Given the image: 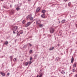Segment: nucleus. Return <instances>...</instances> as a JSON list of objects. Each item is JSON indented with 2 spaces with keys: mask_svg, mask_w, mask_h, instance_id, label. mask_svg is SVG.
<instances>
[{
  "mask_svg": "<svg viewBox=\"0 0 77 77\" xmlns=\"http://www.w3.org/2000/svg\"><path fill=\"white\" fill-rule=\"evenodd\" d=\"M65 72H64V71H63V70H62V72H61V74H65Z\"/></svg>",
  "mask_w": 77,
  "mask_h": 77,
  "instance_id": "6ab92c4d",
  "label": "nucleus"
},
{
  "mask_svg": "<svg viewBox=\"0 0 77 77\" xmlns=\"http://www.w3.org/2000/svg\"><path fill=\"white\" fill-rule=\"evenodd\" d=\"M0 74L2 75H3V76H5V75L6 74L4 73H3L2 72H0Z\"/></svg>",
  "mask_w": 77,
  "mask_h": 77,
  "instance_id": "423d86ee",
  "label": "nucleus"
},
{
  "mask_svg": "<svg viewBox=\"0 0 77 77\" xmlns=\"http://www.w3.org/2000/svg\"><path fill=\"white\" fill-rule=\"evenodd\" d=\"M3 0H0V2H1V1H3Z\"/></svg>",
  "mask_w": 77,
  "mask_h": 77,
  "instance_id": "e433bc0d",
  "label": "nucleus"
},
{
  "mask_svg": "<svg viewBox=\"0 0 77 77\" xmlns=\"http://www.w3.org/2000/svg\"><path fill=\"white\" fill-rule=\"evenodd\" d=\"M10 7H11V8H12V5H10Z\"/></svg>",
  "mask_w": 77,
  "mask_h": 77,
  "instance_id": "7c9ffc66",
  "label": "nucleus"
},
{
  "mask_svg": "<svg viewBox=\"0 0 77 77\" xmlns=\"http://www.w3.org/2000/svg\"><path fill=\"white\" fill-rule=\"evenodd\" d=\"M32 60V57H31L30 58V60Z\"/></svg>",
  "mask_w": 77,
  "mask_h": 77,
  "instance_id": "cd10ccee",
  "label": "nucleus"
},
{
  "mask_svg": "<svg viewBox=\"0 0 77 77\" xmlns=\"http://www.w3.org/2000/svg\"><path fill=\"white\" fill-rule=\"evenodd\" d=\"M17 29H18V28L17 26L14 27L12 29L13 30H14V31H16Z\"/></svg>",
  "mask_w": 77,
  "mask_h": 77,
  "instance_id": "7ed1b4c3",
  "label": "nucleus"
},
{
  "mask_svg": "<svg viewBox=\"0 0 77 77\" xmlns=\"http://www.w3.org/2000/svg\"><path fill=\"white\" fill-rule=\"evenodd\" d=\"M75 69H73V70H72V72H75Z\"/></svg>",
  "mask_w": 77,
  "mask_h": 77,
  "instance_id": "c756f323",
  "label": "nucleus"
},
{
  "mask_svg": "<svg viewBox=\"0 0 77 77\" xmlns=\"http://www.w3.org/2000/svg\"><path fill=\"white\" fill-rule=\"evenodd\" d=\"M64 1H65V2H67V1H68V0H64Z\"/></svg>",
  "mask_w": 77,
  "mask_h": 77,
  "instance_id": "473e14b6",
  "label": "nucleus"
},
{
  "mask_svg": "<svg viewBox=\"0 0 77 77\" xmlns=\"http://www.w3.org/2000/svg\"><path fill=\"white\" fill-rule=\"evenodd\" d=\"M58 60H57V61Z\"/></svg>",
  "mask_w": 77,
  "mask_h": 77,
  "instance_id": "79ce46f5",
  "label": "nucleus"
},
{
  "mask_svg": "<svg viewBox=\"0 0 77 77\" xmlns=\"http://www.w3.org/2000/svg\"><path fill=\"white\" fill-rule=\"evenodd\" d=\"M50 32L51 33H52L54 32V29L53 28H51V29H50Z\"/></svg>",
  "mask_w": 77,
  "mask_h": 77,
  "instance_id": "f03ea898",
  "label": "nucleus"
},
{
  "mask_svg": "<svg viewBox=\"0 0 77 77\" xmlns=\"http://www.w3.org/2000/svg\"><path fill=\"white\" fill-rule=\"evenodd\" d=\"M26 46V45H25L24 46Z\"/></svg>",
  "mask_w": 77,
  "mask_h": 77,
  "instance_id": "37998d69",
  "label": "nucleus"
},
{
  "mask_svg": "<svg viewBox=\"0 0 77 77\" xmlns=\"http://www.w3.org/2000/svg\"><path fill=\"white\" fill-rule=\"evenodd\" d=\"M10 59H12V56H11L10 57Z\"/></svg>",
  "mask_w": 77,
  "mask_h": 77,
  "instance_id": "a878e982",
  "label": "nucleus"
},
{
  "mask_svg": "<svg viewBox=\"0 0 77 77\" xmlns=\"http://www.w3.org/2000/svg\"><path fill=\"white\" fill-rule=\"evenodd\" d=\"M41 9V8H40V7H38L36 10V12H39V10H40V9Z\"/></svg>",
  "mask_w": 77,
  "mask_h": 77,
  "instance_id": "6e6552de",
  "label": "nucleus"
},
{
  "mask_svg": "<svg viewBox=\"0 0 77 77\" xmlns=\"http://www.w3.org/2000/svg\"><path fill=\"white\" fill-rule=\"evenodd\" d=\"M66 21V20H62L61 21L62 23H65Z\"/></svg>",
  "mask_w": 77,
  "mask_h": 77,
  "instance_id": "9d476101",
  "label": "nucleus"
},
{
  "mask_svg": "<svg viewBox=\"0 0 77 77\" xmlns=\"http://www.w3.org/2000/svg\"><path fill=\"white\" fill-rule=\"evenodd\" d=\"M40 23H41V21H40V20H39L37 21L36 22V24L37 26H39V25H40Z\"/></svg>",
  "mask_w": 77,
  "mask_h": 77,
  "instance_id": "20e7f679",
  "label": "nucleus"
},
{
  "mask_svg": "<svg viewBox=\"0 0 77 77\" xmlns=\"http://www.w3.org/2000/svg\"><path fill=\"white\" fill-rule=\"evenodd\" d=\"M32 53V50H31L29 51V53Z\"/></svg>",
  "mask_w": 77,
  "mask_h": 77,
  "instance_id": "b1692460",
  "label": "nucleus"
},
{
  "mask_svg": "<svg viewBox=\"0 0 77 77\" xmlns=\"http://www.w3.org/2000/svg\"><path fill=\"white\" fill-rule=\"evenodd\" d=\"M76 65H77L76 63H74L73 65V68H75V67H76Z\"/></svg>",
  "mask_w": 77,
  "mask_h": 77,
  "instance_id": "1a4fd4ad",
  "label": "nucleus"
},
{
  "mask_svg": "<svg viewBox=\"0 0 77 77\" xmlns=\"http://www.w3.org/2000/svg\"><path fill=\"white\" fill-rule=\"evenodd\" d=\"M18 33H19V32H18V33H17V35H18Z\"/></svg>",
  "mask_w": 77,
  "mask_h": 77,
  "instance_id": "4c0bfd02",
  "label": "nucleus"
},
{
  "mask_svg": "<svg viewBox=\"0 0 77 77\" xmlns=\"http://www.w3.org/2000/svg\"><path fill=\"white\" fill-rule=\"evenodd\" d=\"M29 64H31L32 63V61H30L29 62Z\"/></svg>",
  "mask_w": 77,
  "mask_h": 77,
  "instance_id": "393cba45",
  "label": "nucleus"
},
{
  "mask_svg": "<svg viewBox=\"0 0 77 77\" xmlns=\"http://www.w3.org/2000/svg\"><path fill=\"white\" fill-rule=\"evenodd\" d=\"M10 74V73H7V75H8V76H9V75Z\"/></svg>",
  "mask_w": 77,
  "mask_h": 77,
  "instance_id": "c85d7f7f",
  "label": "nucleus"
},
{
  "mask_svg": "<svg viewBox=\"0 0 77 77\" xmlns=\"http://www.w3.org/2000/svg\"><path fill=\"white\" fill-rule=\"evenodd\" d=\"M13 33L14 34H15V32L14 31H13Z\"/></svg>",
  "mask_w": 77,
  "mask_h": 77,
  "instance_id": "2f4dec72",
  "label": "nucleus"
},
{
  "mask_svg": "<svg viewBox=\"0 0 77 77\" xmlns=\"http://www.w3.org/2000/svg\"><path fill=\"white\" fill-rule=\"evenodd\" d=\"M32 23V22H27L25 25V27H28V26H30V25Z\"/></svg>",
  "mask_w": 77,
  "mask_h": 77,
  "instance_id": "f257e3e1",
  "label": "nucleus"
},
{
  "mask_svg": "<svg viewBox=\"0 0 77 77\" xmlns=\"http://www.w3.org/2000/svg\"><path fill=\"white\" fill-rule=\"evenodd\" d=\"M75 77H77V74H76L75 75Z\"/></svg>",
  "mask_w": 77,
  "mask_h": 77,
  "instance_id": "c9c22d12",
  "label": "nucleus"
},
{
  "mask_svg": "<svg viewBox=\"0 0 77 77\" xmlns=\"http://www.w3.org/2000/svg\"><path fill=\"white\" fill-rule=\"evenodd\" d=\"M41 17L42 18H45V14H42L41 15Z\"/></svg>",
  "mask_w": 77,
  "mask_h": 77,
  "instance_id": "9b49d317",
  "label": "nucleus"
},
{
  "mask_svg": "<svg viewBox=\"0 0 77 77\" xmlns=\"http://www.w3.org/2000/svg\"><path fill=\"white\" fill-rule=\"evenodd\" d=\"M30 20H33V18L32 17H31L30 18V19H29Z\"/></svg>",
  "mask_w": 77,
  "mask_h": 77,
  "instance_id": "aec40b11",
  "label": "nucleus"
},
{
  "mask_svg": "<svg viewBox=\"0 0 77 77\" xmlns=\"http://www.w3.org/2000/svg\"><path fill=\"white\" fill-rule=\"evenodd\" d=\"M59 23H60V21H59Z\"/></svg>",
  "mask_w": 77,
  "mask_h": 77,
  "instance_id": "58836bf2",
  "label": "nucleus"
},
{
  "mask_svg": "<svg viewBox=\"0 0 77 77\" xmlns=\"http://www.w3.org/2000/svg\"><path fill=\"white\" fill-rule=\"evenodd\" d=\"M8 44V41H6L5 42L4 44L5 45H7V44Z\"/></svg>",
  "mask_w": 77,
  "mask_h": 77,
  "instance_id": "a211bd4d",
  "label": "nucleus"
},
{
  "mask_svg": "<svg viewBox=\"0 0 77 77\" xmlns=\"http://www.w3.org/2000/svg\"><path fill=\"white\" fill-rule=\"evenodd\" d=\"M28 63L27 62L26 63L25 65H26V66H27L28 65Z\"/></svg>",
  "mask_w": 77,
  "mask_h": 77,
  "instance_id": "5701e85b",
  "label": "nucleus"
},
{
  "mask_svg": "<svg viewBox=\"0 0 77 77\" xmlns=\"http://www.w3.org/2000/svg\"><path fill=\"white\" fill-rule=\"evenodd\" d=\"M23 31H22L19 34V35H21V34H23Z\"/></svg>",
  "mask_w": 77,
  "mask_h": 77,
  "instance_id": "412c9836",
  "label": "nucleus"
},
{
  "mask_svg": "<svg viewBox=\"0 0 77 77\" xmlns=\"http://www.w3.org/2000/svg\"><path fill=\"white\" fill-rule=\"evenodd\" d=\"M18 32V31H17V32Z\"/></svg>",
  "mask_w": 77,
  "mask_h": 77,
  "instance_id": "a19ab883",
  "label": "nucleus"
},
{
  "mask_svg": "<svg viewBox=\"0 0 77 77\" xmlns=\"http://www.w3.org/2000/svg\"><path fill=\"white\" fill-rule=\"evenodd\" d=\"M39 77V75H37V76L36 77Z\"/></svg>",
  "mask_w": 77,
  "mask_h": 77,
  "instance_id": "f704fd0d",
  "label": "nucleus"
},
{
  "mask_svg": "<svg viewBox=\"0 0 77 77\" xmlns=\"http://www.w3.org/2000/svg\"><path fill=\"white\" fill-rule=\"evenodd\" d=\"M16 9L18 11H19V10H20V8H16Z\"/></svg>",
  "mask_w": 77,
  "mask_h": 77,
  "instance_id": "2eb2a0df",
  "label": "nucleus"
},
{
  "mask_svg": "<svg viewBox=\"0 0 77 77\" xmlns=\"http://www.w3.org/2000/svg\"><path fill=\"white\" fill-rule=\"evenodd\" d=\"M14 61H15L16 60V58H14Z\"/></svg>",
  "mask_w": 77,
  "mask_h": 77,
  "instance_id": "72a5a7b5",
  "label": "nucleus"
},
{
  "mask_svg": "<svg viewBox=\"0 0 77 77\" xmlns=\"http://www.w3.org/2000/svg\"><path fill=\"white\" fill-rule=\"evenodd\" d=\"M45 12H46L45 10H43L42 11V12L43 14H44V13H45Z\"/></svg>",
  "mask_w": 77,
  "mask_h": 77,
  "instance_id": "dca6fc26",
  "label": "nucleus"
},
{
  "mask_svg": "<svg viewBox=\"0 0 77 77\" xmlns=\"http://www.w3.org/2000/svg\"><path fill=\"white\" fill-rule=\"evenodd\" d=\"M42 77V74L41 73L40 75L39 76V77Z\"/></svg>",
  "mask_w": 77,
  "mask_h": 77,
  "instance_id": "4be33fe9",
  "label": "nucleus"
},
{
  "mask_svg": "<svg viewBox=\"0 0 77 77\" xmlns=\"http://www.w3.org/2000/svg\"><path fill=\"white\" fill-rule=\"evenodd\" d=\"M44 25H43V24H40V25H39V26L40 27H42Z\"/></svg>",
  "mask_w": 77,
  "mask_h": 77,
  "instance_id": "ddd939ff",
  "label": "nucleus"
},
{
  "mask_svg": "<svg viewBox=\"0 0 77 77\" xmlns=\"http://www.w3.org/2000/svg\"><path fill=\"white\" fill-rule=\"evenodd\" d=\"M74 58H73V57H72L71 58V61L72 63L74 62Z\"/></svg>",
  "mask_w": 77,
  "mask_h": 77,
  "instance_id": "0eeeda50",
  "label": "nucleus"
},
{
  "mask_svg": "<svg viewBox=\"0 0 77 77\" xmlns=\"http://www.w3.org/2000/svg\"><path fill=\"white\" fill-rule=\"evenodd\" d=\"M71 4V2H69L68 4V5L69 6H70Z\"/></svg>",
  "mask_w": 77,
  "mask_h": 77,
  "instance_id": "f8f14e48",
  "label": "nucleus"
},
{
  "mask_svg": "<svg viewBox=\"0 0 77 77\" xmlns=\"http://www.w3.org/2000/svg\"><path fill=\"white\" fill-rule=\"evenodd\" d=\"M29 46L30 47H32V44H29Z\"/></svg>",
  "mask_w": 77,
  "mask_h": 77,
  "instance_id": "bb28decb",
  "label": "nucleus"
},
{
  "mask_svg": "<svg viewBox=\"0 0 77 77\" xmlns=\"http://www.w3.org/2000/svg\"><path fill=\"white\" fill-rule=\"evenodd\" d=\"M54 47H52L49 49V50H53L54 49Z\"/></svg>",
  "mask_w": 77,
  "mask_h": 77,
  "instance_id": "4468645a",
  "label": "nucleus"
},
{
  "mask_svg": "<svg viewBox=\"0 0 77 77\" xmlns=\"http://www.w3.org/2000/svg\"><path fill=\"white\" fill-rule=\"evenodd\" d=\"M26 23V20H23L22 22L23 24H24Z\"/></svg>",
  "mask_w": 77,
  "mask_h": 77,
  "instance_id": "f3484780",
  "label": "nucleus"
},
{
  "mask_svg": "<svg viewBox=\"0 0 77 77\" xmlns=\"http://www.w3.org/2000/svg\"><path fill=\"white\" fill-rule=\"evenodd\" d=\"M3 8H5V7H3Z\"/></svg>",
  "mask_w": 77,
  "mask_h": 77,
  "instance_id": "ea45409f",
  "label": "nucleus"
},
{
  "mask_svg": "<svg viewBox=\"0 0 77 77\" xmlns=\"http://www.w3.org/2000/svg\"><path fill=\"white\" fill-rule=\"evenodd\" d=\"M32 17V14H29L26 17L27 19H30Z\"/></svg>",
  "mask_w": 77,
  "mask_h": 77,
  "instance_id": "39448f33",
  "label": "nucleus"
}]
</instances>
